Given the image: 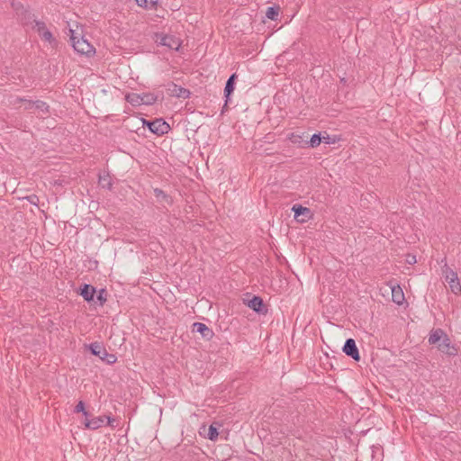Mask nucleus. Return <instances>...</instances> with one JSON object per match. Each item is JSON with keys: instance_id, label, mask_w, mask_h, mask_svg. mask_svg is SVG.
<instances>
[{"instance_id": "5", "label": "nucleus", "mask_w": 461, "mask_h": 461, "mask_svg": "<svg viewBox=\"0 0 461 461\" xmlns=\"http://www.w3.org/2000/svg\"><path fill=\"white\" fill-rule=\"evenodd\" d=\"M143 125L146 126L152 133L162 136L168 132L170 126L163 119H155L154 121L142 120Z\"/></svg>"}, {"instance_id": "11", "label": "nucleus", "mask_w": 461, "mask_h": 461, "mask_svg": "<svg viewBox=\"0 0 461 461\" xmlns=\"http://www.w3.org/2000/svg\"><path fill=\"white\" fill-rule=\"evenodd\" d=\"M167 90L172 96H176V97H179V98H183V99L189 98L190 95H191V92L188 89L182 87L180 86H177L175 83H171L168 86Z\"/></svg>"}, {"instance_id": "9", "label": "nucleus", "mask_w": 461, "mask_h": 461, "mask_svg": "<svg viewBox=\"0 0 461 461\" xmlns=\"http://www.w3.org/2000/svg\"><path fill=\"white\" fill-rule=\"evenodd\" d=\"M342 350L348 357H350L355 361L360 360L359 351L353 339H348L345 341Z\"/></svg>"}, {"instance_id": "16", "label": "nucleus", "mask_w": 461, "mask_h": 461, "mask_svg": "<svg viewBox=\"0 0 461 461\" xmlns=\"http://www.w3.org/2000/svg\"><path fill=\"white\" fill-rule=\"evenodd\" d=\"M136 4L146 10H156L158 5V0H135Z\"/></svg>"}, {"instance_id": "12", "label": "nucleus", "mask_w": 461, "mask_h": 461, "mask_svg": "<svg viewBox=\"0 0 461 461\" xmlns=\"http://www.w3.org/2000/svg\"><path fill=\"white\" fill-rule=\"evenodd\" d=\"M248 305L249 308H251L258 313L267 312V309L264 306L263 300L259 296H254L251 300H249Z\"/></svg>"}, {"instance_id": "25", "label": "nucleus", "mask_w": 461, "mask_h": 461, "mask_svg": "<svg viewBox=\"0 0 461 461\" xmlns=\"http://www.w3.org/2000/svg\"><path fill=\"white\" fill-rule=\"evenodd\" d=\"M33 29L39 33V35L42 34L44 31H47V27L44 22L34 20Z\"/></svg>"}, {"instance_id": "3", "label": "nucleus", "mask_w": 461, "mask_h": 461, "mask_svg": "<svg viewBox=\"0 0 461 461\" xmlns=\"http://www.w3.org/2000/svg\"><path fill=\"white\" fill-rule=\"evenodd\" d=\"M88 348L94 356L98 357L101 360L107 364H113L117 360V357L114 354L108 353L105 348L98 342L91 343Z\"/></svg>"}, {"instance_id": "7", "label": "nucleus", "mask_w": 461, "mask_h": 461, "mask_svg": "<svg viewBox=\"0 0 461 461\" xmlns=\"http://www.w3.org/2000/svg\"><path fill=\"white\" fill-rule=\"evenodd\" d=\"M105 420H107V425L111 427H114L113 421L114 419L111 418L110 416H99V417H94L92 419H86L84 425L88 429H97L104 426Z\"/></svg>"}, {"instance_id": "10", "label": "nucleus", "mask_w": 461, "mask_h": 461, "mask_svg": "<svg viewBox=\"0 0 461 461\" xmlns=\"http://www.w3.org/2000/svg\"><path fill=\"white\" fill-rule=\"evenodd\" d=\"M192 331L200 333L201 336L206 340H211L214 335L213 330L202 322H194L192 325Z\"/></svg>"}, {"instance_id": "31", "label": "nucleus", "mask_w": 461, "mask_h": 461, "mask_svg": "<svg viewBox=\"0 0 461 461\" xmlns=\"http://www.w3.org/2000/svg\"><path fill=\"white\" fill-rule=\"evenodd\" d=\"M322 140H324V142H325V143H327V144H330V137H329V136H327V137H323V138H322Z\"/></svg>"}, {"instance_id": "13", "label": "nucleus", "mask_w": 461, "mask_h": 461, "mask_svg": "<svg viewBox=\"0 0 461 461\" xmlns=\"http://www.w3.org/2000/svg\"><path fill=\"white\" fill-rule=\"evenodd\" d=\"M95 294H96V289L91 285H84V286L81 288V291H80V295L86 302L95 301Z\"/></svg>"}, {"instance_id": "2", "label": "nucleus", "mask_w": 461, "mask_h": 461, "mask_svg": "<svg viewBox=\"0 0 461 461\" xmlns=\"http://www.w3.org/2000/svg\"><path fill=\"white\" fill-rule=\"evenodd\" d=\"M125 99L132 106L151 105L157 102L158 96L153 93H129L125 95Z\"/></svg>"}, {"instance_id": "8", "label": "nucleus", "mask_w": 461, "mask_h": 461, "mask_svg": "<svg viewBox=\"0 0 461 461\" xmlns=\"http://www.w3.org/2000/svg\"><path fill=\"white\" fill-rule=\"evenodd\" d=\"M292 211L294 212V219L301 223L308 221L312 216L310 208L304 207L301 204H294L292 207Z\"/></svg>"}, {"instance_id": "21", "label": "nucleus", "mask_w": 461, "mask_h": 461, "mask_svg": "<svg viewBox=\"0 0 461 461\" xmlns=\"http://www.w3.org/2000/svg\"><path fill=\"white\" fill-rule=\"evenodd\" d=\"M448 284L453 293L457 294L461 292V285L456 273H453V279H450Z\"/></svg>"}, {"instance_id": "15", "label": "nucleus", "mask_w": 461, "mask_h": 461, "mask_svg": "<svg viewBox=\"0 0 461 461\" xmlns=\"http://www.w3.org/2000/svg\"><path fill=\"white\" fill-rule=\"evenodd\" d=\"M392 290V300L393 303H395L398 305H401L402 302L404 301V294L400 287V285H393L391 287Z\"/></svg>"}, {"instance_id": "29", "label": "nucleus", "mask_w": 461, "mask_h": 461, "mask_svg": "<svg viewBox=\"0 0 461 461\" xmlns=\"http://www.w3.org/2000/svg\"><path fill=\"white\" fill-rule=\"evenodd\" d=\"M25 198H26V200H27L30 203H32V204H33V205H36V206L38 205V203H39V197H38L36 194H32V195H29V196H27V197H25Z\"/></svg>"}, {"instance_id": "18", "label": "nucleus", "mask_w": 461, "mask_h": 461, "mask_svg": "<svg viewBox=\"0 0 461 461\" xmlns=\"http://www.w3.org/2000/svg\"><path fill=\"white\" fill-rule=\"evenodd\" d=\"M154 195L157 199H158L161 202H165L167 204L172 203V198L167 195L162 189L155 188L154 189Z\"/></svg>"}, {"instance_id": "20", "label": "nucleus", "mask_w": 461, "mask_h": 461, "mask_svg": "<svg viewBox=\"0 0 461 461\" xmlns=\"http://www.w3.org/2000/svg\"><path fill=\"white\" fill-rule=\"evenodd\" d=\"M279 11L280 7L277 5L269 6L267 9L266 16L272 21H276L278 19Z\"/></svg>"}, {"instance_id": "26", "label": "nucleus", "mask_w": 461, "mask_h": 461, "mask_svg": "<svg viewBox=\"0 0 461 461\" xmlns=\"http://www.w3.org/2000/svg\"><path fill=\"white\" fill-rule=\"evenodd\" d=\"M40 36L41 37L42 40H44L45 41H48L50 44H53L56 42L55 38L53 37L52 33L49 30L44 31L43 33L41 34Z\"/></svg>"}, {"instance_id": "17", "label": "nucleus", "mask_w": 461, "mask_h": 461, "mask_svg": "<svg viewBox=\"0 0 461 461\" xmlns=\"http://www.w3.org/2000/svg\"><path fill=\"white\" fill-rule=\"evenodd\" d=\"M34 104V109L41 113V115H48L50 113V106L47 103L41 100H36Z\"/></svg>"}, {"instance_id": "28", "label": "nucleus", "mask_w": 461, "mask_h": 461, "mask_svg": "<svg viewBox=\"0 0 461 461\" xmlns=\"http://www.w3.org/2000/svg\"><path fill=\"white\" fill-rule=\"evenodd\" d=\"M75 412H82L83 415L86 418L88 416V412L86 411L84 402L80 401L75 407Z\"/></svg>"}, {"instance_id": "6", "label": "nucleus", "mask_w": 461, "mask_h": 461, "mask_svg": "<svg viewBox=\"0 0 461 461\" xmlns=\"http://www.w3.org/2000/svg\"><path fill=\"white\" fill-rule=\"evenodd\" d=\"M155 37V41L158 44L167 47L170 50H177L181 45L179 39L172 35L157 33Z\"/></svg>"}, {"instance_id": "22", "label": "nucleus", "mask_w": 461, "mask_h": 461, "mask_svg": "<svg viewBox=\"0 0 461 461\" xmlns=\"http://www.w3.org/2000/svg\"><path fill=\"white\" fill-rule=\"evenodd\" d=\"M34 102L35 101L28 100L26 98L17 97L14 101V104H17L19 103H24V109L32 110V109H34V105H35Z\"/></svg>"}, {"instance_id": "19", "label": "nucleus", "mask_w": 461, "mask_h": 461, "mask_svg": "<svg viewBox=\"0 0 461 461\" xmlns=\"http://www.w3.org/2000/svg\"><path fill=\"white\" fill-rule=\"evenodd\" d=\"M98 183L102 188H105L108 190L112 189L113 183H112V179H111V176H109V174H105L103 176L100 175Z\"/></svg>"}, {"instance_id": "33", "label": "nucleus", "mask_w": 461, "mask_h": 461, "mask_svg": "<svg viewBox=\"0 0 461 461\" xmlns=\"http://www.w3.org/2000/svg\"><path fill=\"white\" fill-rule=\"evenodd\" d=\"M453 273L454 272H451V276L449 277L448 276H447V279L449 281L450 279H453Z\"/></svg>"}, {"instance_id": "24", "label": "nucleus", "mask_w": 461, "mask_h": 461, "mask_svg": "<svg viewBox=\"0 0 461 461\" xmlns=\"http://www.w3.org/2000/svg\"><path fill=\"white\" fill-rule=\"evenodd\" d=\"M321 140L322 138L321 133H314L309 141V146L312 148H316L321 144Z\"/></svg>"}, {"instance_id": "32", "label": "nucleus", "mask_w": 461, "mask_h": 461, "mask_svg": "<svg viewBox=\"0 0 461 461\" xmlns=\"http://www.w3.org/2000/svg\"><path fill=\"white\" fill-rule=\"evenodd\" d=\"M340 82H341V83H343V84H346V82H347V81H346V78H345V77H341V78H340Z\"/></svg>"}, {"instance_id": "23", "label": "nucleus", "mask_w": 461, "mask_h": 461, "mask_svg": "<svg viewBox=\"0 0 461 461\" xmlns=\"http://www.w3.org/2000/svg\"><path fill=\"white\" fill-rule=\"evenodd\" d=\"M107 301V292L105 289H100L96 294V303L99 306H103Z\"/></svg>"}, {"instance_id": "1", "label": "nucleus", "mask_w": 461, "mask_h": 461, "mask_svg": "<svg viewBox=\"0 0 461 461\" xmlns=\"http://www.w3.org/2000/svg\"><path fill=\"white\" fill-rule=\"evenodd\" d=\"M428 341L430 345H437L438 349L448 356L457 355V348L455 347L442 329H433L429 335Z\"/></svg>"}, {"instance_id": "27", "label": "nucleus", "mask_w": 461, "mask_h": 461, "mask_svg": "<svg viewBox=\"0 0 461 461\" xmlns=\"http://www.w3.org/2000/svg\"><path fill=\"white\" fill-rule=\"evenodd\" d=\"M218 435L219 433L217 429L213 425H211L208 429V438L211 440H215L217 439Z\"/></svg>"}, {"instance_id": "30", "label": "nucleus", "mask_w": 461, "mask_h": 461, "mask_svg": "<svg viewBox=\"0 0 461 461\" xmlns=\"http://www.w3.org/2000/svg\"><path fill=\"white\" fill-rule=\"evenodd\" d=\"M407 262H408L409 264L416 263V258H415V256H411V255H409V256H408V258H407Z\"/></svg>"}, {"instance_id": "4", "label": "nucleus", "mask_w": 461, "mask_h": 461, "mask_svg": "<svg viewBox=\"0 0 461 461\" xmlns=\"http://www.w3.org/2000/svg\"><path fill=\"white\" fill-rule=\"evenodd\" d=\"M71 32V41L74 50L83 55L90 56L95 53V48L83 37L77 38L74 35V32Z\"/></svg>"}, {"instance_id": "14", "label": "nucleus", "mask_w": 461, "mask_h": 461, "mask_svg": "<svg viewBox=\"0 0 461 461\" xmlns=\"http://www.w3.org/2000/svg\"><path fill=\"white\" fill-rule=\"evenodd\" d=\"M237 78L236 74H232L227 80L225 87H224V96H225V105H227L230 95L234 91L235 79Z\"/></svg>"}]
</instances>
